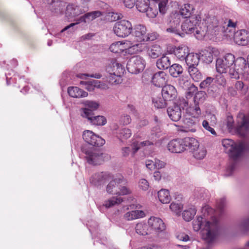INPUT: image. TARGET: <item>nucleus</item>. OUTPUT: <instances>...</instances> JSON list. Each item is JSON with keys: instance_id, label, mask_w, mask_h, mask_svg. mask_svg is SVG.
Wrapping results in <instances>:
<instances>
[{"instance_id": "nucleus-1", "label": "nucleus", "mask_w": 249, "mask_h": 249, "mask_svg": "<svg viewBox=\"0 0 249 249\" xmlns=\"http://www.w3.org/2000/svg\"><path fill=\"white\" fill-rule=\"evenodd\" d=\"M203 216L197 217L193 222V227L195 231L201 229L202 238L208 243L213 242L215 238L218 230V223L216 217V212L208 205L202 208Z\"/></svg>"}, {"instance_id": "nucleus-2", "label": "nucleus", "mask_w": 249, "mask_h": 249, "mask_svg": "<svg viewBox=\"0 0 249 249\" xmlns=\"http://www.w3.org/2000/svg\"><path fill=\"white\" fill-rule=\"evenodd\" d=\"M218 25L217 18L213 16L205 15L201 20L199 15H193L186 19L181 25L182 30L186 34L196 32L197 39H201L207 34L212 33Z\"/></svg>"}, {"instance_id": "nucleus-3", "label": "nucleus", "mask_w": 249, "mask_h": 249, "mask_svg": "<svg viewBox=\"0 0 249 249\" xmlns=\"http://www.w3.org/2000/svg\"><path fill=\"white\" fill-rule=\"evenodd\" d=\"M246 60L243 57H238L235 59L234 55L231 53L226 54L223 58L216 60V68L218 72L226 73L228 71L231 77L234 79H239L240 75H244V69L246 68Z\"/></svg>"}, {"instance_id": "nucleus-4", "label": "nucleus", "mask_w": 249, "mask_h": 249, "mask_svg": "<svg viewBox=\"0 0 249 249\" xmlns=\"http://www.w3.org/2000/svg\"><path fill=\"white\" fill-rule=\"evenodd\" d=\"M146 27L141 24H138L132 30V35L134 37V41L138 43L134 44L129 48V53H135L142 52L145 47L142 42L154 40L156 37L146 34Z\"/></svg>"}, {"instance_id": "nucleus-5", "label": "nucleus", "mask_w": 249, "mask_h": 249, "mask_svg": "<svg viewBox=\"0 0 249 249\" xmlns=\"http://www.w3.org/2000/svg\"><path fill=\"white\" fill-rule=\"evenodd\" d=\"M193 9V7L190 4H185L182 6L179 12L175 13L171 16L169 26L166 29V32L175 35L181 36L179 29L180 22V17L186 19L191 17V11Z\"/></svg>"}, {"instance_id": "nucleus-6", "label": "nucleus", "mask_w": 249, "mask_h": 249, "mask_svg": "<svg viewBox=\"0 0 249 249\" xmlns=\"http://www.w3.org/2000/svg\"><path fill=\"white\" fill-rule=\"evenodd\" d=\"M222 144L225 148L226 153H228L231 158L235 160L241 157L246 146L244 142H234L231 139H224L222 141Z\"/></svg>"}, {"instance_id": "nucleus-7", "label": "nucleus", "mask_w": 249, "mask_h": 249, "mask_svg": "<svg viewBox=\"0 0 249 249\" xmlns=\"http://www.w3.org/2000/svg\"><path fill=\"white\" fill-rule=\"evenodd\" d=\"M83 153L85 154V158L90 164L96 165L103 163L109 159V156L100 151L82 148Z\"/></svg>"}, {"instance_id": "nucleus-8", "label": "nucleus", "mask_w": 249, "mask_h": 249, "mask_svg": "<svg viewBox=\"0 0 249 249\" xmlns=\"http://www.w3.org/2000/svg\"><path fill=\"white\" fill-rule=\"evenodd\" d=\"M193 141V144L196 141L191 139L190 137L184 139H176L170 141L167 145L168 150L172 153H180L188 148L189 143Z\"/></svg>"}, {"instance_id": "nucleus-9", "label": "nucleus", "mask_w": 249, "mask_h": 249, "mask_svg": "<svg viewBox=\"0 0 249 249\" xmlns=\"http://www.w3.org/2000/svg\"><path fill=\"white\" fill-rule=\"evenodd\" d=\"M132 25L130 21L122 20L116 22L113 26L114 34L120 37H125L132 32Z\"/></svg>"}, {"instance_id": "nucleus-10", "label": "nucleus", "mask_w": 249, "mask_h": 249, "mask_svg": "<svg viewBox=\"0 0 249 249\" xmlns=\"http://www.w3.org/2000/svg\"><path fill=\"white\" fill-rule=\"evenodd\" d=\"M152 5L149 0H137L136 1V6L138 11L146 13L149 18H154L158 14V9L157 5H155V8L152 7Z\"/></svg>"}, {"instance_id": "nucleus-11", "label": "nucleus", "mask_w": 249, "mask_h": 249, "mask_svg": "<svg viewBox=\"0 0 249 249\" xmlns=\"http://www.w3.org/2000/svg\"><path fill=\"white\" fill-rule=\"evenodd\" d=\"M145 61L139 56L132 57L127 64V69L129 72L134 74L142 71L145 68Z\"/></svg>"}, {"instance_id": "nucleus-12", "label": "nucleus", "mask_w": 249, "mask_h": 249, "mask_svg": "<svg viewBox=\"0 0 249 249\" xmlns=\"http://www.w3.org/2000/svg\"><path fill=\"white\" fill-rule=\"evenodd\" d=\"M83 138L87 143L93 146H101L105 143L104 139L90 130L84 131Z\"/></svg>"}, {"instance_id": "nucleus-13", "label": "nucleus", "mask_w": 249, "mask_h": 249, "mask_svg": "<svg viewBox=\"0 0 249 249\" xmlns=\"http://www.w3.org/2000/svg\"><path fill=\"white\" fill-rule=\"evenodd\" d=\"M148 225L151 234H157L165 230L163 221L159 217L152 216L148 220Z\"/></svg>"}, {"instance_id": "nucleus-14", "label": "nucleus", "mask_w": 249, "mask_h": 249, "mask_svg": "<svg viewBox=\"0 0 249 249\" xmlns=\"http://www.w3.org/2000/svg\"><path fill=\"white\" fill-rule=\"evenodd\" d=\"M112 175L107 172H101L93 174L90 178V182L98 186L104 184L107 181L112 179Z\"/></svg>"}, {"instance_id": "nucleus-15", "label": "nucleus", "mask_w": 249, "mask_h": 249, "mask_svg": "<svg viewBox=\"0 0 249 249\" xmlns=\"http://www.w3.org/2000/svg\"><path fill=\"white\" fill-rule=\"evenodd\" d=\"M196 141L195 143L193 144V141L189 143L188 148L192 152L193 156L197 160L203 159L206 156V150L203 146H199V142L195 138H191Z\"/></svg>"}, {"instance_id": "nucleus-16", "label": "nucleus", "mask_w": 249, "mask_h": 249, "mask_svg": "<svg viewBox=\"0 0 249 249\" xmlns=\"http://www.w3.org/2000/svg\"><path fill=\"white\" fill-rule=\"evenodd\" d=\"M93 112L91 111L85 109L84 110V114H81V116L85 118H87L89 123L95 125H104L107 123L106 119L103 116H93Z\"/></svg>"}, {"instance_id": "nucleus-17", "label": "nucleus", "mask_w": 249, "mask_h": 249, "mask_svg": "<svg viewBox=\"0 0 249 249\" xmlns=\"http://www.w3.org/2000/svg\"><path fill=\"white\" fill-rule=\"evenodd\" d=\"M205 93L203 91H199L194 98L195 106L190 107L189 109L192 111V115L194 116L201 114V110L199 106V103H202L205 99Z\"/></svg>"}, {"instance_id": "nucleus-18", "label": "nucleus", "mask_w": 249, "mask_h": 249, "mask_svg": "<svg viewBox=\"0 0 249 249\" xmlns=\"http://www.w3.org/2000/svg\"><path fill=\"white\" fill-rule=\"evenodd\" d=\"M44 1L48 2L50 4L49 9L54 15L63 14L66 6L64 2L55 0H44Z\"/></svg>"}, {"instance_id": "nucleus-19", "label": "nucleus", "mask_w": 249, "mask_h": 249, "mask_svg": "<svg viewBox=\"0 0 249 249\" xmlns=\"http://www.w3.org/2000/svg\"><path fill=\"white\" fill-rule=\"evenodd\" d=\"M170 51L171 53H173L180 61H184L189 53V48L184 45L174 46L172 48Z\"/></svg>"}, {"instance_id": "nucleus-20", "label": "nucleus", "mask_w": 249, "mask_h": 249, "mask_svg": "<svg viewBox=\"0 0 249 249\" xmlns=\"http://www.w3.org/2000/svg\"><path fill=\"white\" fill-rule=\"evenodd\" d=\"M107 73L122 76L125 71L124 67L116 60L112 61L106 68Z\"/></svg>"}, {"instance_id": "nucleus-21", "label": "nucleus", "mask_w": 249, "mask_h": 249, "mask_svg": "<svg viewBox=\"0 0 249 249\" xmlns=\"http://www.w3.org/2000/svg\"><path fill=\"white\" fill-rule=\"evenodd\" d=\"M234 40L236 44L247 45L249 43V32L246 30H241L235 33Z\"/></svg>"}, {"instance_id": "nucleus-22", "label": "nucleus", "mask_w": 249, "mask_h": 249, "mask_svg": "<svg viewBox=\"0 0 249 249\" xmlns=\"http://www.w3.org/2000/svg\"><path fill=\"white\" fill-rule=\"evenodd\" d=\"M168 75L164 71H160L155 73L152 77V82L156 87H161L166 84Z\"/></svg>"}, {"instance_id": "nucleus-23", "label": "nucleus", "mask_w": 249, "mask_h": 249, "mask_svg": "<svg viewBox=\"0 0 249 249\" xmlns=\"http://www.w3.org/2000/svg\"><path fill=\"white\" fill-rule=\"evenodd\" d=\"M85 12V11L81 7L73 4H69L66 8V17L70 19L74 18Z\"/></svg>"}, {"instance_id": "nucleus-24", "label": "nucleus", "mask_w": 249, "mask_h": 249, "mask_svg": "<svg viewBox=\"0 0 249 249\" xmlns=\"http://www.w3.org/2000/svg\"><path fill=\"white\" fill-rule=\"evenodd\" d=\"M162 96L167 101L175 99L177 95L176 88L171 85H167L163 87L161 91Z\"/></svg>"}, {"instance_id": "nucleus-25", "label": "nucleus", "mask_w": 249, "mask_h": 249, "mask_svg": "<svg viewBox=\"0 0 249 249\" xmlns=\"http://www.w3.org/2000/svg\"><path fill=\"white\" fill-rule=\"evenodd\" d=\"M125 181L124 178L120 177L112 179L107 185L106 191L110 194H116L118 192L119 184H123Z\"/></svg>"}, {"instance_id": "nucleus-26", "label": "nucleus", "mask_w": 249, "mask_h": 249, "mask_svg": "<svg viewBox=\"0 0 249 249\" xmlns=\"http://www.w3.org/2000/svg\"><path fill=\"white\" fill-rule=\"evenodd\" d=\"M129 45V42L127 41H116L110 45L109 50L113 53H121L127 49L129 53V48L131 47Z\"/></svg>"}, {"instance_id": "nucleus-27", "label": "nucleus", "mask_w": 249, "mask_h": 249, "mask_svg": "<svg viewBox=\"0 0 249 249\" xmlns=\"http://www.w3.org/2000/svg\"><path fill=\"white\" fill-rule=\"evenodd\" d=\"M238 134L242 136H245L249 130V119L245 115L242 117L241 124H239L236 128Z\"/></svg>"}, {"instance_id": "nucleus-28", "label": "nucleus", "mask_w": 249, "mask_h": 249, "mask_svg": "<svg viewBox=\"0 0 249 249\" xmlns=\"http://www.w3.org/2000/svg\"><path fill=\"white\" fill-rule=\"evenodd\" d=\"M167 113L170 118L175 122L179 121L181 117V110L178 106L169 107L167 108Z\"/></svg>"}, {"instance_id": "nucleus-29", "label": "nucleus", "mask_w": 249, "mask_h": 249, "mask_svg": "<svg viewBox=\"0 0 249 249\" xmlns=\"http://www.w3.org/2000/svg\"><path fill=\"white\" fill-rule=\"evenodd\" d=\"M80 83V84L85 85L86 86L85 88L89 91L93 90L95 87L103 89H107L108 88L107 85L102 84H101V82L96 80H92L88 82L81 81Z\"/></svg>"}, {"instance_id": "nucleus-30", "label": "nucleus", "mask_w": 249, "mask_h": 249, "mask_svg": "<svg viewBox=\"0 0 249 249\" xmlns=\"http://www.w3.org/2000/svg\"><path fill=\"white\" fill-rule=\"evenodd\" d=\"M200 60V58L199 54L189 53L188 55H187V57H186L184 61L188 66V68H190L197 67Z\"/></svg>"}, {"instance_id": "nucleus-31", "label": "nucleus", "mask_w": 249, "mask_h": 249, "mask_svg": "<svg viewBox=\"0 0 249 249\" xmlns=\"http://www.w3.org/2000/svg\"><path fill=\"white\" fill-rule=\"evenodd\" d=\"M68 93L71 97L78 98L85 97L88 95L87 92L77 87H69L68 89Z\"/></svg>"}, {"instance_id": "nucleus-32", "label": "nucleus", "mask_w": 249, "mask_h": 249, "mask_svg": "<svg viewBox=\"0 0 249 249\" xmlns=\"http://www.w3.org/2000/svg\"><path fill=\"white\" fill-rule=\"evenodd\" d=\"M144 216L145 213L143 211L133 210L126 213L124 215V218L127 221H131Z\"/></svg>"}, {"instance_id": "nucleus-33", "label": "nucleus", "mask_w": 249, "mask_h": 249, "mask_svg": "<svg viewBox=\"0 0 249 249\" xmlns=\"http://www.w3.org/2000/svg\"><path fill=\"white\" fill-rule=\"evenodd\" d=\"M156 65L158 68L160 70H166L171 65L170 59L166 55H163L161 58L157 60Z\"/></svg>"}, {"instance_id": "nucleus-34", "label": "nucleus", "mask_w": 249, "mask_h": 249, "mask_svg": "<svg viewBox=\"0 0 249 249\" xmlns=\"http://www.w3.org/2000/svg\"><path fill=\"white\" fill-rule=\"evenodd\" d=\"M162 51L160 46L155 44L150 47L147 50V53L152 58H156L162 54Z\"/></svg>"}, {"instance_id": "nucleus-35", "label": "nucleus", "mask_w": 249, "mask_h": 249, "mask_svg": "<svg viewBox=\"0 0 249 249\" xmlns=\"http://www.w3.org/2000/svg\"><path fill=\"white\" fill-rule=\"evenodd\" d=\"M135 231L138 234L141 235L151 234L148 224L143 222H140L136 225Z\"/></svg>"}, {"instance_id": "nucleus-36", "label": "nucleus", "mask_w": 249, "mask_h": 249, "mask_svg": "<svg viewBox=\"0 0 249 249\" xmlns=\"http://www.w3.org/2000/svg\"><path fill=\"white\" fill-rule=\"evenodd\" d=\"M158 196L159 200L163 204H167L170 202L171 196L169 192L166 189H161L158 193Z\"/></svg>"}, {"instance_id": "nucleus-37", "label": "nucleus", "mask_w": 249, "mask_h": 249, "mask_svg": "<svg viewBox=\"0 0 249 249\" xmlns=\"http://www.w3.org/2000/svg\"><path fill=\"white\" fill-rule=\"evenodd\" d=\"M188 71L194 81L198 82L202 79V74L196 67L188 68Z\"/></svg>"}, {"instance_id": "nucleus-38", "label": "nucleus", "mask_w": 249, "mask_h": 249, "mask_svg": "<svg viewBox=\"0 0 249 249\" xmlns=\"http://www.w3.org/2000/svg\"><path fill=\"white\" fill-rule=\"evenodd\" d=\"M167 3V0H151L152 7L155 8V5H157L158 11L162 14H164L166 11V6Z\"/></svg>"}, {"instance_id": "nucleus-39", "label": "nucleus", "mask_w": 249, "mask_h": 249, "mask_svg": "<svg viewBox=\"0 0 249 249\" xmlns=\"http://www.w3.org/2000/svg\"><path fill=\"white\" fill-rule=\"evenodd\" d=\"M182 66L178 64H174L169 68L170 74L174 77H178L183 72Z\"/></svg>"}, {"instance_id": "nucleus-40", "label": "nucleus", "mask_w": 249, "mask_h": 249, "mask_svg": "<svg viewBox=\"0 0 249 249\" xmlns=\"http://www.w3.org/2000/svg\"><path fill=\"white\" fill-rule=\"evenodd\" d=\"M132 135L131 130L127 128H124L119 130L116 133L117 138L123 142L124 140H127L131 137Z\"/></svg>"}, {"instance_id": "nucleus-41", "label": "nucleus", "mask_w": 249, "mask_h": 249, "mask_svg": "<svg viewBox=\"0 0 249 249\" xmlns=\"http://www.w3.org/2000/svg\"><path fill=\"white\" fill-rule=\"evenodd\" d=\"M199 55L200 60L206 63L209 64L213 61V55L210 51L207 50L202 51Z\"/></svg>"}, {"instance_id": "nucleus-42", "label": "nucleus", "mask_w": 249, "mask_h": 249, "mask_svg": "<svg viewBox=\"0 0 249 249\" xmlns=\"http://www.w3.org/2000/svg\"><path fill=\"white\" fill-rule=\"evenodd\" d=\"M123 201V199L119 196L112 197L110 199L106 201L104 205L106 208H110L114 205H118Z\"/></svg>"}, {"instance_id": "nucleus-43", "label": "nucleus", "mask_w": 249, "mask_h": 249, "mask_svg": "<svg viewBox=\"0 0 249 249\" xmlns=\"http://www.w3.org/2000/svg\"><path fill=\"white\" fill-rule=\"evenodd\" d=\"M84 104L86 107L82 109L81 114H84L85 109H88L93 112V111L97 109L99 106L97 102L92 101H86Z\"/></svg>"}, {"instance_id": "nucleus-44", "label": "nucleus", "mask_w": 249, "mask_h": 249, "mask_svg": "<svg viewBox=\"0 0 249 249\" xmlns=\"http://www.w3.org/2000/svg\"><path fill=\"white\" fill-rule=\"evenodd\" d=\"M167 100H165L163 97H157L152 99L153 104L156 107L161 108L165 107L167 106Z\"/></svg>"}, {"instance_id": "nucleus-45", "label": "nucleus", "mask_w": 249, "mask_h": 249, "mask_svg": "<svg viewBox=\"0 0 249 249\" xmlns=\"http://www.w3.org/2000/svg\"><path fill=\"white\" fill-rule=\"evenodd\" d=\"M153 144L152 142H151L149 141H145L142 142H134L132 144V148H133V154H135V153L138 151V150L141 148L142 147L146 146V145H150Z\"/></svg>"}, {"instance_id": "nucleus-46", "label": "nucleus", "mask_w": 249, "mask_h": 249, "mask_svg": "<svg viewBox=\"0 0 249 249\" xmlns=\"http://www.w3.org/2000/svg\"><path fill=\"white\" fill-rule=\"evenodd\" d=\"M196 214V210L195 208H191L187 210H185L182 213L183 219L187 221L191 220Z\"/></svg>"}, {"instance_id": "nucleus-47", "label": "nucleus", "mask_w": 249, "mask_h": 249, "mask_svg": "<svg viewBox=\"0 0 249 249\" xmlns=\"http://www.w3.org/2000/svg\"><path fill=\"white\" fill-rule=\"evenodd\" d=\"M84 15L86 22H89L101 16L102 15V13L99 11H95L87 13L84 14Z\"/></svg>"}, {"instance_id": "nucleus-48", "label": "nucleus", "mask_w": 249, "mask_h": 249, "mask_svg": "<svg viewBox=\"0 0 249 249\" xmlns=\"http://www.w3.org/2000/svg\"><path fill=\"white\" fill-rule=\"evenodd\" d=\"M106 78L105 81L111 85L118 84L121 83V81H120L121 76L114 75L112 74L107 73V74L106 76Z\"/></svg>"}, {"instance_id": "nucleus-49", "label": "nucleus", "mask_w": 249, "mask_h": 249, "mask_svg": "<svg viewBox=\"0 0 249 249\" xmlns=\"http://www.w3.org/2000/svg\"><path fill=\"white\" fill-rule=\"evenodd\" d=\"M178 85L180 87L184 89H188L193 86V84H191L190 81L187 79V77H181L178 79Z\"/></svg>"}, {"instance_id": "nucleus-50", "label": "nucleus", "mask_w": 249, "mask_h": 249, "mask_svg": "<svg viewBox=\"0 0 249 249\" xmlns=\"http://www.w3.org/2000/svg\"><path fill=\"white\" fill-rule=\"evenodd\" d=\"M122 184H119L118 192L117 193V195H127L130 194L132 193L131 189L125 186H122ZM122 184H124L123 183Z\"/></svg>"}, {"instance_id": "nucleus-51", "label": "nucleus", "mask_w": 249, "mask_h": 249, "mask_svg": "<svg viewBox=\"0 0 249 249\" xmlns=\"http://www.w3.org/2000/svg\"><path fill=\"white\" fill-rule=\"evenodd\" d=\"M82 22L86 23V18H85L84 15L82 16H81L77 19H76V22L71 23L70 25L65 27L63 29L61 30V32H63L65 31H67L70 29V28L73 27L74 26Z\"/></svg>"}, {"instance_id": "nucleus-52", "label": "nucleus", "mask_w": 249, "mask_h": 249, "mask_svg": "<svg viewBox=\"0 0 249 249\" xmlns=\"http://www.w3.org/2000/svg\"><path fill=\"white\" fill-rule=\"evenodd\" d=\"M182 208V205L181 204L175 202H172L170 205V210L177 214H178L181 212Z\"/></svg>"}, {"instance_id": "nucleus-53", "label": "nucleus", "mask_w": 249, "mask_h": 249, "mask_svg": "<svg viewBox=\"0 0 249 249\" xmlns=\"http://www.w3.org/2000/svg\"><path fill=\"white\" fill-rule=\"evenodd\" d=\"M202 125L203 127L208 131L210 132L212 135H216V133L214 129L212 127V124H210L207 120H204Z\"/></svg>"}, {"instance_id": "nucleus-54", "label": "nucleus", "mask_w": 249, "mask_h": 249, "mask_svg": "<svg viewBox=\"0 0 249 249\" xmlns=\"http://www.w3.org/2000/svg\"><path fill=\"white\" fill-rule=\"evenodd\" d=\"M133 148L132 145H131V147H123L121 148V154L123 157H128L129 155H131L133 156L135 154H133Z\"/></svg>"}, {"instance_id": "nucleus-55", "label": "nucleus", "mask_w": 249, "mask_h": 249, "mask_svg": "<svg viewBox=\"0 0 249 249\" xmlns=\"http://www.w3.org/2000/svg\"><path fill=\"white\" fill-rule=\"evenodd\" d=\"M213 80L214 79L211 77H207L206 79L201 82L199 85L200 88L202 89L209 88Z\"/></svg>"}, {"instance_id": "nucleus-56", "label": "nucleus", "mask_w": 249, "mask_h": 249, "mask_svg": "<svg viewBox=\"0 0 249 249\" xmlns=\"http://www.w3.org/2000/svg\"><path fill=\"white\" fill-rule=\"evenodd\" d=\"M131 122V119L130 116L124 114L120 118V122L123 125H127L129 124Z\"/></svg>"}, {"instance_id": "nucleus-57", "label": "nucleus", "mask_w": 249, "mask_h": 249, "mask_svg": "<svg viewBox=\"0 0 249 249\" xmlns=\"http://www.w3.org/2000/svg\"><path fill=\"white\" fill-rule=\"evenodd\" d=\"M239 228L247 231L249 229V217L242 220L239 225Z\"/></svg>"}, {"instance_id": "nucleus-58", "label": "nucleus", "mask_w": 249, "mask_h": 249, "mask_svg": "<svg viewBox=\"0 0 249 249\" xmlns=\"http://www.w3.org/2000/svg\"><path fill=\"white\" fill-rule=\"evenodd\" d=\"M188 102L184 98L179 99L177 103L174 104L175 106H178L180 107V109L182 108L184 109V108L188 106Z\"/></svg>"}, {"instance_id": "nucleus-59", "label": "nucleus", "mask_w": 249, "mask_h": 249, "mask_svg": "<svg viewBox=\"0 0 249 249\" xmlns=\"http://www.w3.org/2000/svg\"><path fill=\"white\" fill-rule=\"evenodd\" d=\"M197 88L195 87L194 85L193 86H191L190 88H189L188 90L186 92L185 96L187 99H189L192 97L194 95V91Z\"/></svg>"}, {"instance_id": "nucleus-60", "label": "nucleus", "mask_w": 249, "mask_h": 249, "mask_svg": "<svg viewBox=\"0 0 249 249\" xmlns=\"http://www.w3.org/2000/svg\"><path fill=\"white\" fill-rule=\"evenodd\" d=\"M78 77L81 79H86V77H91L96 79H100L101 77V75L99 73H95L94 74H79L77 75Z\"/></svg>"}, {"instance_id": "nucleus-61", "label": "nucleus", "mask_w": 249, "mask_h": 249, "mask_svg": "<svg viewBox=\"0 0 249 249\" xmlns=\"http://www.w3.org/2000/svg\"><path fill=\"white\" fill-rule=\"evenodd\" d=\"M139 187L143 190H147L149 188V183L145 179H141L139 181Z\"/></svg>"}, {"instance_id": "nucleus-62", "label": "nucleus", "mask_w": 249, "mask_h": 249, "mask_svg": "<svg viewBox=\"0 0 249 249\" xmlns=\"http://www.w3.org/2000/svg\"><path fill=\"white\" fill-rule=\"evenodd\" d=\"M177 238L180 241L186 242L189 240V236L184 232L178 233L177 235Z\"/></svg>"}, {"instance_id": "nucleus-63", "label": "nucleus", "mask_w": 249, "mask_h": 249, "mask_svg": "<svg viewBox=\"0 0 249 249\" xmlns=\"http://www.w3.org/2000/svg\"><path fill=\"white\" fill-rule=\"evenodd\" d=\"M165 165V163L159 160H155V166L156 168L161 169L164 168Z\"/></svg>"}, {"instance_id": "nucleus-64", "label": "nucleus", "mask_w": 249, "mask_h": 249, "mask_svg": "<svg viewBox=\"0 0 249 249\" xmlns=\"http://www.w3.org/2000/svg\"><path fill=\"white\" fill-rule=\"evenodd\" d=\"M124 3L125 7L129 8H132L135 3V0H124Z\"/></svg>"}]
</instances>
